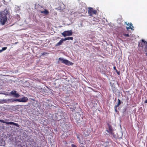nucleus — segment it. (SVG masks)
<instances>
[{
	"mask_svg": "<svg viewBox=\"0 0 147 147\" xmlns=\"http://www.w3.org/2000/svg\"><path fill=\"white\" fill-rule=\"evenodd\" d=\"M11 16L8 9L6 8L4 11L0 12V23L2 25H4L7 20L10 18Z\"/></svg>",
	"mask_w": 147,
	"mask_h": 147,
	"instance_id": "obj_1",
	"label": "nucleus"
},
{
	"mask_svg": "<svg viewBox=\"0 0 147 147\" xmlns=\"http://www.w3.org/2000/svg\"><path fill=\"white\" fill-rule=\"evenodd\" d=\"M58 60L59 61H60L61 63H63L67 65H72L73 64V63L68 60L64 59L63 58L61 57H59L58 59Z\"/></svg>",
	"mask_w": 147,
	"mask_h": 147,
	"instance_id": "obj_2",
	"label": "nucleus"
},
{
	"mask_svg": "<svg viewBox=\"0 0 147 147\" xmlns=\"http://www.w3.org/2000/svg\"><path fill=\"white\" fill-rule=\"evenodd\" d=\"M138 46L139 47L142 48L145 47V48L147 46V42L144 40L142 39L138 43Z\"/></svg>",
	"mask_w": 147,
	"mask_h": 147,
	"instance_id": "obj_3",
	"label": "nucleus"
},
{
	"mask_svg": "<svg viewBox=\"0 0 147 147\" xmlns=\"http://www.w3.org/2000/svg\"><path fill=\"white\" fill-rule=\"evenodd\" d=\"M88 13L89 15L92 16L93 14H96L97 13V11L93 9L92 7H89L88 8Z\"/></svg>",
	"mask_w": 147,
	"mask_h": 147,
	"instance_id": "obj_4",
	"label": "nucleus"
},
{
	"mask_svg": "<svg viewBox=\"0 0 147 147\" xmlns=\"http://www.w3.org/2000/svg\"><path fill=\"white\" fill-rule=\"evenodd\" d=\"M73 32L72 30L65 31L62 33V35L65 37L66 36H71Z\"/></svg>",
	"mask_w": 147,
	"mask_h": 147,
	"instance_id": "obj_5",
	"label": "nucleus"
},
{
	"mask_svg": "<svg viewBox=\"0 0 147 147\" xmlns=\"http://www.w3.org/2000/svg\"><path fill=\"white\" fill-rule=\"evenodd\" d=\"M0 122L5 123L7 125L10 124L14 125L18 127H19V125L17 123H15L13 122H6L3 119H0Z\"/></svg>",
	"mask_w": 147,
	"mask_h": 147,
	"instance_id": "obj_6",
	"label": "nucleus"
},
{
	"mask_svg": "<svg viewBox=\"0 0 147 147\" xmlns=\"http://www.w3.org/2000/svg\"><path fill=\"white\" fill-rule=\"evenodd\" d=\"M28 100V98L27 97H24L21 98V99H15L14 100L15 101H18L21 102H26Z\"/></svg>",
	"mask_w": 147,
	"mask_h": 147,
	"instance_id": "obj_7",
	"label": "nucleus"
},
{
	"mask_svg": "<svg viewBox=\"0 0 147 147\" xmlns=\"http://www.w3.org/2000/svg\"><path fill=\"white\" fill-rule=\"evenodd\" d=\"M107 125L108 127V130H107L106 131L109 134H112L113 133V129L111 125L107 123Z\"/></svg>",
	"mask_w": 147,
	"mask_h": 147,
	"instance_id": "obj_8",
	"label": "nucleus"
},
{
	"mask_svg": "<svg viewBox=\"0 0 147 147\" xmlns=\"http://www.w3.org/2000/svg\"><path fill=\"white\" fill-rule=\"evenodd\" d=\"M119 36L122 38H125L126 37H129V34H125L124 33H121L119 34Z\"/></svg>",
	"mask_w": 147,
	"mask_h": 147,
	"instance_id": "obj_9",
	"label": "nucleus"
},
{
	"mask_svg": "<svg viewBox=\"0 0 147 147\" xmlns=\"http://www.w3.org/2000/svg\"><path fill=\"white\" fill-rule=\"evenodd\" d=\"M121 104V101L119 99H118V102L117 104L116 105H115V106L114 107L115 110L116 112H117V107H119Z\"/></svg>",
	"mask_w": 147,
	"mask_h": 147,
	"instance_id": "obj_10",
	"label": "nucleus"
},
{
	"mask_svg": "<svg viewBox=\"0 0 147 147\" xmlns=\"http://www.w3.org/2000/svg\"><path fill=\"white\" fill-rule=\"evenodd\" d=\"M65 41L63 38H62L57 43L56 45L55 46L56 47L59 46L61 45L63 43V41Z\"/></svg>",
	"mask_w": 147,
	"mask_h": 147,
	"instance_id": "obj_11",
	"label": "nucleus"
},
{
	"mask_svg": "<svg viewBox=\"0 0 147 147\" xmlns=\"http://www.w3.org/2000/svg\"><path fill=\"white\" fill-rule=\"evenodd\" d=\"M128 27H127V30H128L129 29H131L132 30V27L133 26H132V24L131 23H128L127 24Z\"/></svg>",
	"mask_w": 147,
	"mask_h": 147,
	"instance_id": "obj_12",
	"label": "nucleus"
},
{
	"mask_svg": "<svg viewBox=\"0 0 147 147\" xmlns=\"http://www.w3.org/2000/svg\"><path fill=\"white\" fill-rule=\"evenodd\" d=\"M40 13H44L47 15L48 14L49 12L47 9H45L44 11H41Z\"/></svg>",
	"mask_w": 147,
	"mask_h": 147,
	"instance_id": "obj_13",
	"label": "nucleus"
},
{
	"mask_svg": "<svg viewBox=\"0 0 147 147\" xmlns=\"http://www.w3.org/2000/svg\"><path fill=\"white\" fill-rule=\"evenodd\" d=\"M6 99V101L5 102L6 103H9V102H14L15 101L14 100H15V99L13 100H12L10 99Z\"/></svg>",
	"mask_w": 147,
	"mask_h": 147,
	"instance_id": "obj_14",
	"label": "nucleus"
},
{
	"mask_svg": "<svg viewBox=\"0 0 147 147\" xmlns=\"http://www.w3.org/2000/svg\"><path fill=\"white\" fill-rule=\"evenodd\" d=\"M73 39V38L72 37H68L66 38H65L64 39V41H65L67 40H72Z\"/></svg>",
	"mask_w": 147,
	"mask_h": 147,
	"instance_id": "obj_15",
	"label": "nucleus"
},
{
	"mask_svg": "<svg viewBox=\"0 0 147 147\" xmlns=\"http://www.w3.org/2000/svg\"><path fill=\"white\" fill-rule=\"evenodd\" d=\"M109 142L108 141H106L104 142L102 145L105 147H107L109 145Z\"/></svg>",
	"mask_w": 147,
	"mask_h": 147,
	"instance_id": "obj_16",
	"label": "nucleus"
},
{
	"mask_svg": "<svg viewBox=\"0 0 147 147\" xmlns=\"http://www.w3.org/2000/svg\"><path fill=\"white\" fill-rule=\"evenodd\" d=\"M16 90H13L11 91L10 93V94L13 95L16 93Z\"/></svg>",
	"mask_w": 147,
	"mask_h": 147,
	"instance_id": "obj_17",
	"label": "nucleus"
},
{
	"mask_svg": "<svg viewBox=\"0 0 147 147\" xmlns=\"http://www.w3.org/2000/svg\"><path fill=\"white\" fill-rule=\"evenodd\" d=\"M14 96L16 98H18L19 97L20 95L18 93H16L14 95Z\"/></svg>",
	"mask_w": 147,
	"mask_h": 147,
	"instance_id": "obj_18",
	"label": "nucleus"
},
{
	"mask_svg": "<svg viewBox=\"0 0 147 147\" xmlns=\"http://www.w3.org/2000/svg\"><path fill=\"white\" fill-rule=\"evenodd\" d=\"M144 51L146 55L147 56V46L145 48Z\"/></svg>",
	"mask_w": 147,
	"mask_h": 147,
	"instance_id": "obj_19",
	"label": "nucleus"
},
{
	"mask_svg": "<svg viewBox=\"0 0 147 147\" xmlns=\"http://www.w3.org/2000/svg\"><path fill=\"white\" fill-rule=\"evenodd\" d=\"M6 99H4L3 100H2L1 102L2 103H6L5 102L6 101Z\"/></svg>",
	"mask_w": 147,
	"mask_h": 147,
	"instance_id": "obj_20",
	"label": "nucleus"
},
{
	"mask_svg": "<svg viewBox=\"0 0 147 147\" xmlns=\"http://www.w3.org/2000/svg\"><path fill=\"white\" fill-rule=\"evenodd\" d=\"M116 72H117V74L118 75H119L120 74V72L119 71H118L117 69L116 70H115Z\"/></svg>",
	"mask_w": 147,
	"mask_h": 147,
	"instance_id": "obj_21",
	"label": "nucleus"
},
{
	"mask_svg": "<svg viewBox=\"0 0 147 147\" xmlns=\"http://www.w3.org/2000/svg\"><path fill=\"white\" fill-rule=\"evenodd\" d=\"M7 49V47H4L2 48V50L3 51L6 50Z\"/></svg>",
	"mask_w": 147,
	"mask_h": 147,
	"instance_id": "obj_22",
	"label": "nucleus"
},
{
	"mask_svg": "<svg viewBox=\"0 0 147 147\" xmlns=\"http://www.w3.org/2000/svg\"><path fill=\"white\" fill-rule=\"evenodd\" d=\"M47 53L46 52H44L41 53V55L42 56H43L44 55L47 54Z\"/></svg>",
	"mask_w": 147,
	"mask_h": 147,
	"instance_id": "obj_23",
	"label": "nucleus"
},
{
	"mask_svg": "<svg viewBox=\"0 0 147 147\" xmlns=\"http://www.w3.org/2000/svg\"><path fill=\"white\" fill-rule=\"evenodd\" d=\"M72 147H77L74 144H72L71 145Z\"/></svg>",
	"mask_w": 147,
	"mask_h": 147,
	"instance_id": "obj_24",
	"label": "nucleus"
},
{
	"mask_svg": "<svg viewBox=\"0 0 147 147\" xmlns=\"http://www.w3.org/2000/svg\"><path fill=\"white\" fill-rule=\"evenodd\" d=\"M113 68L115 70H116L117 69L116 68V67H115V66H114Z\"/></svg>",
	"mask_w": 147,
	"mask_h": 147,
	"instance_id": "obj_25",
	"label": "nucleus"
},
{
	"mask_svg": "<svg viewBox=\"0 0 147 147\" xmlns=\"http://www.w3.org/2000/svg\"><path fill=\"white\" fill-rule=\"evenodd\" d=\"M2 51H3L2 50V49L0 50V53Z\"/></svg>",
	"mask_w": 147,
	"mask_h": 147,
	"instance_id": "obj_26",
	"label": "nucleus"
},
{
	"mask_svg": "<svg viewBox=\"0 0 147 147\" xmlns=\"http://www.w3.org/2000/svg\"><path fill=\"white\" fill-rule=\"evenodd\" d=\"M145 102L147 103V99L145 100Z\"/></svg>",
	"mask_w": 147,
	"mask_h": 147,
	"instance_id": "obj_27",
	"label": "nucleus"
},
{
	"mask_svg": "<svg viewBox=\"0 0 147 147\" xmlns=\"http://www.w3.org/2000/svg\"><path fill=\"white\" fill-rule=\"evenodd\" d=\"M77 138L79 139V138L78 136Z\"/></svg>",
	"mask_w": 147,
	"mask_h": 147,
	"instance_id": "obj_28",
	"label": "nucleus"
},
{
	"mask_svg": "<svg viewBox=\"0 0 147 147\" xmlns=\"http://www.w3.org/2000/svg\"><path fill=\"white\" fill-rule=\"evenodd\" d=\"M88 136V134H87V135H86V136Z\"/></svg>",
	"mask_w": 147,
	"mask_h": 147,
	"instance_id": "obj_29",
	"label": "nucleus"
},
{
	"mask_svg": "<svg viewBox=\"0 0 147 147\" xmlns=\"http://www.w3.org/2000/svg\"><path fill=\"white\" fill-rule=\"evenodd\" d=\"M18 42H15V44H16Z\"/></svg>",
	"mask_w": 147,
	"mask_h": 147,
	"instance_id": "obj_30",
	"label": "nucleus"
},
{
	"mask_svg": "<svg viewBox=\"0 0 147 147\" xmlns=\"http://www.w3.org/2000/svg\"><path fill=\"white\" fill-rule=\"evenodd\" d=\"M7 120V119H5V120H6H6Z\"/></svg>",
	"mask_w": 147,
	"mask_h": 147,
	"instance_id": "obj_31",
	"label": "nucleus"
}]
</instances>
